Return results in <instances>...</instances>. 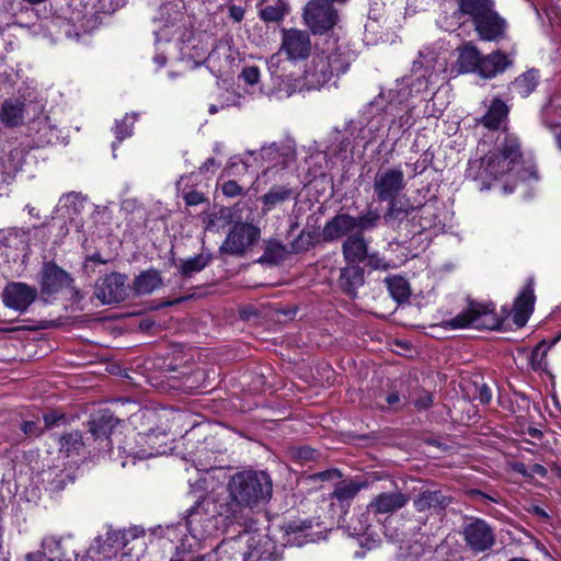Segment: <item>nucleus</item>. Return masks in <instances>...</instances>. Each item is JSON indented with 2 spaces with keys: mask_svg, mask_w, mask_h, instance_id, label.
<instances>
[{
  "mask_svg": "<svg viewBox=\"0 0 561 561\" xmlns=\"http://www.w3.org/2000/svg\"><path fill=\"white\" fill-rule=\"evenodd\" d=\"M286 14L284 3L277 2L273 5H266L260 11V18L265 22H279Z\"/></svg>",
  "mask_w": 561,
  "mask_h": 561,
  "instance_id": "44",
  "label": "nucleus"
},
{
  "mask_svg": "<svg viewBox=\"0 0 561 561\" xmlns=\"http://www.w3.org/2000/svg\"><path fill=\"white\" fill-rule=\"evenodd\" d=\"M481 59V54L478 48L467 43L462 47L458 48L457 67L459 73L477 72Z\"/></svg>",
  "mask_w": 561,
  "mask_h": 561,
  "instance_id": "32",
  "label": "nucleus"
},
{
  "mask_svg": "<svg viewBox=\"0 0 561 561\" xmlns=\"http://www.w3.org/2000/svg\"><path fill=\"white\" fill-rule=\"evenodd\" d=\"M184 414L178 411L163 410L159 413L161 425L151 428L146 433H137L135 442L138 447L123 448V453L128 457L137 459H146L158 455L167 454L171 449L170 442L181 433L178 431L179 425L184 419Z\"/></svg>",
  "mask_w": 561,
  "mask_h": 561,
  "instance_id": "4",
  "label": "nucleus"
},
{
  "mask_svg": "<svg viewBox=\"0 0 561 561\" xmlns=\"http://www.w3.org/2000/svg\"><path fill=\"white\" fill-rule=\"evenodd\" d=\"M534 172L525 168L519 139L514 135H506L496 146V150L484 160L480 173L483 179L482 188H491V183L486 180H502L506 182L502 185L505 194L512 193L518 181H524Z\"/></svg>",
  "mask_w": 561,
  "mask_h": 561,
  "instance_id": "2",
  "label": "nucleus"
},
{
  "mask_svg": "<svg viewBox=\"0 0 561 561\" xmlns=\"http://www.w3.org/2000/svg\"><path fill=\"white\" fill-rule=\"evenodd\" d=\"M298 191L288 184H275L261 197L263 208L265 211H270L277 206L296 199Z\"/></svg>",
  "mask_w": 561,
  "mask_h": 561,
  "instance_id": "26",
  "label": "nucleus"
},
{
  "mask_svg": "<svg viewBox=\"0 0 561 561\" xmlns=\"http://www.w3.org/2000/svg\"><path fill=\"white\" fill-rule=\"evenodd\" d=\"M240 77L244 80L245 83L253 85L259 82L260 70L255 66L244 67L240 73Z\"/></svg>",
  "mask_w": 561,
  "mask_h": 561,
  "instance_id": "49",
  "label": "nucleus"
},
{
  "mask_svg": "<svg viewBox=\"0 0 561 561\" xmlns=\"http://www.w3.org/2000/svg\"><path fill=\"white\" fill-rule=\"evenodd\" d=\"M220 167V163L215 158H208L201 167H199V173L201 174H207L211 173L214 174L215 171Z\"/></svg>",
  "mask_w": 561,
  "mask_h": 561,
  "instance_id": "54",
  "label": "nucleus"
},
{
  "mask_svg": "<svg viewBox=\"0 0 561 561\" xmlns=\"http://www.w3.org/2000/svg\"><path fill=\"white\" fill-rule=\"evenodd\" d=\"M229 16L236 22H241L244 18V9L237 4H230Z\"/></svg>",
  "mask_w": 561,
  "mask_h": 561,
  "instance_id": "58",
  "label": "nucleus"
},
{
  "mask_svg": "<svg viewBox=\"0 0 561 561\" xmlns=\"http://www.w3.org/2000/svg\"><path fill=\"white\" fill-rule=\"evenodd\" d=\"M385 202H388V209L385 214V220L388 224L401 222L407 218L408 209L397 198L386 199Z\"/></svg>",
  "mask_w": 561,
  "mask_h": 561,
  "instance_id": "41",
  "label": "nucleus"
},
{
  "mask_svg": "<svg viewBox=\"0 0 561 561\" xmlns=\"http://www.w3.org/2000/svg\"><path fill=\"white\" fill-rule=\"evenodd\" d=\"M368 243L362 232L346 237L342 244V253L347 264H359L366 260Z\"/></svg>",
  "mask_w": 561,
  "mask_h": 561,
  "instance_id": "23",
  "label": "nucleus"
},
{
  "mask_svg": "<svg viewBox=\"0 0 561 561\" xmlns=\"http://www.w3.org/2000/svg\"><path fill=\"white\" fill-rule=\"evenodd\" d=\"M43 554L48 561H70V556L66 552L61 539L48 537L42 543Z\"/></svg>",
  "mask_w": 561,
  "mask_h": 561,
  "instance_id": "37",
  "label": "nucleus"
},
{
  "mask_svg": "<svg viewBox=\"0 0 561 561\" xmlns=\"http://www.w3.org/2000/svg\"><path fill=\"white\" fill-rule=\"evenodd\" d=\"M60 419L61 415H57L56 413H49L44 415V421L47 427L53 426Z\"/></svg>",
  "mask_w": 561,
  "mask_h": 561,
  "instance_id": "62",
  "label": "nucleus"
},
{
  "mask_svg": "<svg viewBox=\"0 0 561 561\" xmlns=\"http://www.w3.org/2000/svg\"><path fill=\"white\" fill-rule=\"evenodd\" d=\"M24 434L28 436H37L39 434V427L37 422L34 421H25L21 426Z\"/></svg>",
  "mask_w": 561,
  "mask_h": 561,
  "instance_id": "56",
  "label": "nucleus"
},
{
  "mask_svg": "<svg viewBox=\"0 0 561 561\" xmlns=\"http://www.w3.org/2000/svg\"><path fill=\"white\" fill-rule=\"evenodd\" d=\"M249 165L242 161L239 157H233L229 160L227 163L222 175L230 178V176H240L248 172Z\"/></svg>",
  "mask_w": 561,
  "mask_h": 561,
  "instance_id": "45",
  "label": "nucleus"
},
{
  "mask_svg": "<svg viewBox=\"0 0 561 561\" xmlns=\"http://www.w3.org/2000/svg\"><path fill=\"white\" fill-rule=\"evenodd\" d=\"M163 285L161 273L158 270L149 268L142 271L133 282V290L136 295H150Z\"/></svg>",
  "mask_w": 561,
  "mask_h": 561,
  "instance_id": "30",
  "label": "nucleus"
},
{
  "mask_svg": "<svg viewBox=\"0 0 561 561\" xmlns=\"http://www.w3.org/2000/svg\"><path fill=\"white\" fill-rule=\"evenodd\" d=\"M510 65L511 61L505 54L494 51L488 56H481L478 75L482 78H493L503 72Z\"/></svg>",
  "mask_w": 561,
  "mask_h": 561,
  "instance_id": "29",
  "label": "nucleus"
},
{
  "mask_svg": "<svg viewBox=\"0 0 561 561\" xmlns=\"http://www.w3.org/2000/svg\"><path fill=\"white\" fill-rule=\"evenodd\" d=\"M85 445L82 435L78 431H72L59 437V451L69 457L79 454Z\"/></svg>",
  "mask_w": 561,
  "mask_h": 561,
  "instance_id": "38",
  "label": "nucleus"
},
{
  "mask_svg": "<svg viewBox=\"0 0 561 561\" xmlns=\"http://www.w3.org/2000/svg\"><path fill=\"white\" fill-rule=\"evenodd\" d=\"M539 75L535 69L528 70L517 77L512 87L516 93H518L522 98L528 96L538 84Z\"/></svg>",
  "mask_w": 561,
  "mask_h": 561,
  "instance_id": "36",
  "label": "nucleus"
},
{
  "mask_svg": "<svg viewBox=\"0 0 561 561\" xmlns=\"http://www.w3.org/2000/svg\"><path fill=\"white\" fill-rule=\"evenodd\" d=\"M499 322L494 313V305L469 300L466 310L450 320L444 321L446 329H495Z\"/></svg>",
  "mask_w": 561,
  "mask_h": 561,
  "instance_id": "7",
  "label": "nucleus"
},
{
  "mask_svg": "<svg viewBox=\"0 0 561 561\" xmlns=\"http://www.w3.org/2000/svg\"><path fill=\"white\" fill-rule=\"evenodd\" d=\"M388 404L392 405V404H396L400 401V398H399V394L398 393H390L387 396L386 398Z\"/></svg>",
  "mask_w": 561,
  "mask_h": 561,
  "instance_id": "64",
  "label": "nucleus"
},
{
  "mask_svg": "<svg viewBox=\"0 0 561 561\" xmlns=\"http://www.w3.org/2000/svg\"><path fill=\"white\" fill-rule=\"evenodd\" d=\"M184 201L188 206H196L205 202V197L197 191H191L184 195Z\"/></svg>",
  "mask_w": 561,
  "mask_h": 561,
  "instance_id": "53",
  "label": "nucleus"
},
{
  "mask_svg": "<svg viewBox=\"0 0 561 561\" xmlns=\"http://www.w3.org/2000/svg\"><path fill=\"white\" fill-rule=\"evenodd\" d=\"M208 505L205 499L198 500L194 506L188 510L185 524L168 525L165 527L159 525L150 528L149 531L153 536L165 537L169 541L176 545V549L191 550L194 543L191 542L186 533L197 542L211 536L215 530L214 515L208 513L205 505Z\"/></svg>",
  "mask_w": 561,
  "mask_h": 561,
  "instance_id": "3",
  "label": "nucleus"
},
{
  "mask_svg": "<svg viewBox=\"0 0 561 561\" xmlns=\"http://www.w3.org/2000/svg\"><path fill=\"white\" fill-rule=\"evenodd\" d=\"M222 194L227 197H237L243 193V188L234 180L225 182L221 186Z\"/></svg>",
  "mask_w": 561,
  "mask_h": 561,
  "instance_id": "50",
  "label": "nucleus"
},
{
  "mask_svg": "<svg viewBox=\"0 0 561 561\" xmlns=\"http://www.w3.org/2000/svg\"><path fill=\"white\" fill-rule=\"evenodd\" d=\"M146 530L140 526H134L124 530H108L104 537L95 540V546L91 547L89 552L103 553L105 558H111L118 550L125 549L126 546L139 538L145 537Z\"/></svg>",
  "mask_w": 561,
  "mask_h": 561,
  "instance_id": "14",
  "label": "nucleus"
},
{
  "mask_svg": "<svg viewBox=\"0 0 561 561\" xmlns=\"http://www.w3.org/2000/svg\"><path fill=\"white\" fill-rule=\"evenodd\" d=\"M433 403V397L430 392L423 391L414 401V407L422 411L428 409Z\"/></svg>",
  "mask_w": 561,
  "mask_h": 561,
  "instance_id": "51",
  "label": "nucleus"
},
{
  "mask_svg": "<svg viewBox=\"0 0 561 561\" xmlns=\"http://www.w3.org/2000/svg\"><path fill=\"white\" fill-rule=\"evenodd\" d=\"M227 491L228 500L220 504L219 515L247 527L252 510L271 499L272 480L265 471H239L230 477Z\"/></svg>",
  "mask_w": 561,
  "mask_h": 561,
  "instance_id": "1",
  "label": "nucleus"
},
{
  "mask_svg": "<svg viewBox=\"0 0 561 561\" xmlns=\"http://www.w3.org/2000/svg\"><path fill=\"white\" fill-rule=\"evenodd\" d=\"M404 172L401 167L379 169L374 178L373 188L378 201L398 198L405 188Z\"/></svg>",
  "mask_w": 561,
  "mask_h": 561,
  "instance_id": "13",
  "label": "nucleus"
},
{
  "mask_svg": "<svg viewBox=\"0 0 561 561\" xmlns=\"http://www.w3.org/2000/svg\"><path fill=\"white\" fill-rule=\"evenodd\" d=\"M127 276L111 273L99 279L95 285V297L103 304H117L126 298Z\"/></svg>",
  "mask_w": 561,
  "mask_h": 561,
  "instance_id": "19",
  "label": "nucleus"
},
{
  "mask_svg": "<svg viewBox=\"0 0 561 561\" xmlns=\"http://www.w3.org/2000/svg\"><path fill=\"white\" fill-rule=\"evenodd\" d=\"M118 424V420L113 415L110 410L100 411L90 421V435L93 445V451L98 455H105L113 448L111 435L115 426Z\"/></svg>",
  "mask_w": 561,
  "mask_h": 561,
  "instance_id": "10",
  "label": "nucleus"
},
{
  "mask_svg": "<svg viewBox=\"0 0 561 561\" xmlns=\"http://www.w3.org/2000/svg\"><path fill=\"white\" fill-rule=\"evenodd\" d=\"M24 103L5 100L0 110V119L7 126H18L23 122Z\"/></svg>",
  "mask_w": 561,
  "mask_h": 561,
  "instance_id": "33",
  "label": "nucleus"
},
{
  "mask_svg": "<svg viewBox=\"0 0 561 561\" xmlns=\"http://www.w3.org/2000/svg\"><path fill=\"white\" fill-rule=\"evenodd\" d=\"M539 350H540V346H537L533 353H531V357H530V363H531V366L534 369L537 368V360H538V357H539Z\"/></svg>",
  "mask_w": 561,
  "mask_h": 561,
  "instance_id": "63",
  "label": "nucleus"
},
{
  "mask_svg": "<svg viewBox=\"0 0 561 561\" xmlns=\"http://www.w3.org/2000/svg\"><path fill=\"white\" fill-rule=\"evenodd\" d=\"M310 50V36L306 31L296 28L284 31L280 51L285 53L288 59H305Z\"/></svg>",
  "mask_w": 561,
  "mask_h": 561,
  "instance_id": "20",
  "label": "nucleus"
},
{
  "mask_svg": "<svg viewBox=\"0 0 561 561\" xmlns=\"http://www.w3.org/2000/svg\"><path fill=\"white\" fill-rule=\"evenodd\" d=\"M410 497L401 491L382 492L375 496L367 505V513L362 514L356 520L348 526V530L353 536L364 535L368 528V514H392L407 505Z\"/></svg>",
  "mask_w": 561,
  "mask_h": 561,
  "instance_id": "8",
  "label": "nucleus"
},
{
  "mask_svg": "<svg viewBox=\"0 0 561 561\" xmlns=\"http://www.w3.org/2000/svg\"><path fill=\"white\" fill-rule=\"evenodd\" d=\"M59 202L69 214H79L84 208L85 198L80 193L70 192L62 195Z\"/></svg>",
  "mask_w": 561,
  "mask_h": 561,
  "instance_id": "42",
  "label": "nucleus"
},
{
  "mask_svg": "<svg viewBox=\"0 0 561 561\" xmlns=\"http://www.w3.org/2000/svg\"><path fill=\"white\" fill-rule=\"evenodd\" d=\"M364 483L357 481H341L333 491V496L337 499L340 502H348L355 497V495L359 492L362 488H364Z\"/></svg>",
  "mask_w": 561,
  "mask_h": 561,
  "instance_id": "39",
  "label": "nucleus"
},
{
  "mask_svg": "<svg viewBox=\"0 0 561 561\" xmlns=\"http://www.w3.org/2000/svg\"><path fill=\"white\" fill-rule=\"evenodd\" d=\"M137 115H126L122 121L116 122L114 127V134L117 142H122L125 138L130 137L133 133V126Z\"/></svg>",
  "mask_w": 561,
  "mask_h": 561,
  "instance_id": "43",
  "label": "nucleus"
},
{
  "mask_svg": "<svg viewBox=\"0 0 561 561\" xmlns=\"http://www.w3.org/2000/svg\"><path fill=\"white\" fill-rule=\"evenodd\" d=\"M535 300L534 283L529 279L514 301L513 322L518 328H522L527 323L534 311Z\"/></svg>",
  "mask_w": 561,
  "mask_h": 561,
  "instance_id": "21",
  "label": "nucleus"
},
{
  "mask_svg": "<svg viewBox=\"0 0 561 561\" xmlns=\"http://www.w3.org/2000/svg\"><path fill=\"white\" fill-rule=\"evenodd\" d=\"M436 59V53L430 47H425L419 51V58L413 61L412 66V71L416 76L414 82L412 83V90L408 92L405 88H401L398 91L401 98L407 100L413 90L419 93L427 89L428 79L434 69Z\"/></svg>",
  "mask_w": 561,
  "mask_h": 561,
  "instance_id": "16",
  "label": "nucleus"
},
{
  "mask_svg": "<svg viewBox=\"0 0 561 561\" xmlns=\"http://www.w3.org/2000/svg\"><path fill=\"white\" fill-rule=\"evenodd\" d=\"M510 107L500 98H494L488 106L486 113L479 119L485 128L495 130L505 128L508 119Z\"/></svg>",
  "mask_w": 561,
  "mask_h": 561,
  "instance_id": "24",
  "label": "nucleus"
},
{
  "mask_svg": "<svg viewBox=\"0 0 561 561\" xmlns=\"http://www.w3.org/2000/svg\"><path fill=\"white\" fill-rule=\"evenodd\" d=\"M73 279L69 273L54 262L45 263L39 275V286L43 296H53L72 286Z\"/></svg>",
  "mask_w": 561,
  "mask_h": 561,
  "instance_id": "17",
  "label": "nucleus"
},
{
  "mask_svg": "<svg viewBox=\"0 0 561 561\" xmlns=\"http://www.w3.org/2000/svg\"><path fill=\"white\" fill-rule=\"evenodd\" d=\"M298 458L304 460H311L314 459L316 450L309 448V447H302L298 450L297 454Z\"/></svg>",
  "mask_w": 561,
  "mask_h": 561,
  "instance_id": "61",
  "label": "nucleus"
},
{
  "mask_svg": "<svg viewBox=\"0 0 561 561\" xmlns=\"http://www.w3.org/2000/svg\"><path fill=\"white\" fill-rule=\"evenodd\" d=\"M244 543L247 561H280L275 542L264 533L245 530L241 534Z\"/></svg>",
  "mask_w": 561,
  "mask_h": 561,
  "instance_id": "11",
  "label": "nucleus"
},
{
  "mask_svg": "<svg viewBox=\"0 0 561 561\" xmlns=\"http://www.w3.org/2000/svg\"><path fill=\"white\" fill-rule=\"evenodd\" d=\"M311 528V522L310 520H293L286 524L284 527L285 534L287 536L296 535V534H302Z\"/></svg>",
  "mask_w": 561,
  "mask_h": 561,
  "instance_id": "47",
  "label": "nucleus"
},
{
  "mask_svg": "<svg viewBox=\"0 0 561 561\" xmlns=\"http://www.w3.org/2000/svg\"><path fill=\"white\" fill-rule=\"evenodd\" d=\"M458 13L468 16L483 41H499L504 36L506 23L494 10L493 0H455Z\"/></svg>",
  "mask_w": 561,
  "mask_h": 561,
  "instance_id": "6",
  "label": "nucleus"
},
{
  "mask_svg": "<svg viewBox=\"0 0 561 561\" xmlns=\"http://www.w3.org/2000/svg\"><path fill=\"white\" fill-rule=\"evenodd\" d=\"M241 535L221 541L215 550L216 561H247Z\"/></svg>",
  "mask_w": 561,
  "mask_h": 561,
  "instance_id": "27",
  "label": "nucleus"
},
{
  "mask_svg": "<svg viewBox=\"0 0 561 561\" xmlns=\"http://www.w3.org/2000/svg\"><path fill=\"white\" fill-rule=\"evenodd\" d=\"M36 297L37 289L21 282L9 283L2 293L3 305L20 313L25 312Z\"/></svg>",
  "mask_w": 561,
  "mask_h": 561,
  "instance_id": "18",
  "label": "nucleus"
},
{
  "mask_svg": "<svg viewBox=\"0 0 561 561\" xmlns=\"http://www.w3.org/2000/svg\"><path fill=\"white\" fill-rule=\"evenodd\" d=\"M366 264L373 270L387 271L391 264L381 257L378 253H371L366 256Z\"/></svg>",
  "mask_w": 561,
  "mask_h": 561,
  "instance_id": "48",
  "label": "nucleus"
},
{
  "mask_svg": "<svg viewBox=\"0 0 561 561\" xmlns=\"http://www.w3.org/2000/svg\"><path fill=\"white\" fill-rule=\"evenodd\" d=\"M355 230V217L340 214L327 221L322 229V239L327 242L335 241Z\"/></svg>",
  "mask_w": 561,
  "mask_h": 561,
  "instance_id": "22",
  "label": "nucleus"
},
{
  "mask_svg": "<svg viewBox=\"0 0 561 561\" xmlns=\"http://www.w3.org/2000/svg\"><path fill=\"white\" fill-rule=\"evenodd\" d=\"M210 253H199L193 257H188L186 260H182L179 264V273L185 277L190 278L194 274L203 271L210 262H211Z\"/></svg>",
  "mask_w": 561,
  "mask_h": 561,
  "instance_id": "34",
  "label": "nucleus"
},
{
  "mask_svg": "<svg viewBox=\"0 0 561 561\" xmlns=\"http://www.w3.org/2000/svg\"><path fill=\"white\" fill-rule=\"evenodd\" d=\"M304 20L313 34H323L335 26L339 15L331 0H310L304 9Z\"/></svg>",
  "mask_w": 561,
  "mask_h": 561,
  "instance_id": "9",
  "label": "nucleus"
},
{
  "mask_svg": "<svg viewBox=\"0 0 561 561\" xmlns=\"http://www.w3.org/2000/svg\"><path fill=\"white\" fill-rule=\"evenodd\" d=\"M461 534L466 546L474 553L485 552L495 545L494 529L481 518H469Z\"/></svg>",
  "mask_w": 561,
  "mask_h": 561,
  "instance_id": "12",
  "label": "nucleus"
},
{
  "mask_svg": "<svg viewBox=\"0 0 561 561\" xmlns=\"http://www.w3.org/2000/svg\"><path fill=\"white\" fill-rule=\"evenodd\" d=\"M450 502V496L444 494L440 490H425L415 496L413 505L417 512H440L444 511Z\"/></svg>",
  "mask_w": 561,
  "mask_h": 561,
  "instance_id": "25",
  "label": "nucleus"
},
{
  "mask_svg": "<svg viewBox=\"0 0 561 561\" xmlns=\"http://www.w3.org/2000/svg\"><path fill=\"white\" fill-rule=\"evenodd\" d=\"M477 399L482 404H488L492 399V392L491 389L488 387V385L483 383L478 388V396Z\"/></svg>",
  "mask_w": 561,
  "mask_h": 561,
  "instance_id": "55",
  "label": "nucleus"
},
{
  "mask_svg": "<svg viewBox=\"0 0 561 561\" xmlns=\"http://www.w3.org/2000/svg\"><path fill=\"white\" fill-rule=\"evenodd\" d=\"M353 59L350 48L337 41L327 42V47L317 53L305 70L309 88L317 89L328 83L334 76L344 73Z\"/></svg>",
  "mask_w": 561,
  "mask_h": 561,
  "instance_id": "5",
  "label": "nucleus"
},
{
  "mask_svg": "<svg viewBox=\"0 0 561 561\" xmlns=\"http://www.w3.org/2000/svg\"><path fill=\"white\" fill-rule=\"evenodd\" d=\"M399 103L401 106L394 114L397 117L392 121V125L398 124L399 128L405 130L414 124V118L412 116L413 107L403 98H401Z\"/></svg>",
  "mask_w": 561,
  "mask_h": 561,
  "instance_id": "40",
  "label": "nucleus"
},
{
  "mask_svg": "<svg viewBox=\"0 0 561 561\" xmlns=\"http://www.w3.org/2000/svg\"><path fill=\"white\" fill-rule=\"evenodd\" d=\"M259 237L260 230L255 226L237 222L227 234L220 251L231 255H243L257 241Z\"/></svg>",
  "mask_w": 561,
  "mask_h": 561,
  "instance_id": "15",
  "label": "nucleus"
},
{
  "mask_svg": "<svg viewBox=\"0 0 561 561\" xmlns=\"http://www.w3.org/2000/svg\"><path fill=\"white\" fill-rule=\"evenodd\" d=\"M364 285V268L358 264H347L341 268L339 286L347 295H355L357 288Z\"/></svg>",
  "mask_w": 561,
  "mask_h": 561,
  "instance_id": "28",
  "label": "nucleus"
},
{
  "mask_svg": "<svg viewBox=\"0 0 561 561\" xmlns=\"http://www.w3.org/2000/svg\"><path fill=\"white\" fill-rule=\"evenodd\" d=\"M547 128L553 134L557 147L561 150V125L557 123L546 122Z\"/></svg>",
  "mask_w": 561,
  "mask_h": 561,
  "instance_id": "57",
  "label": "nucleus"
},
{
  "mask_svg": "<svg viewBox=\"0 0 561 561\" xmlns=\"http://www.w3.org/2000/svg\"><path fill=\"white\" fill-rule=\"evenodd\" d=\"M390 296L397 302H403L409 299L411 289L408 280L398 275L388 276L385 279Z\"/></svg>",
  "mask_w": 561,
  "mask_h": 561,
  "instance_id": "35",
  "label": "nucleus"
},
{
  "mask_svg": "<svg viewBox=\"0 0 561 561\" xmlns=\"http://www.w3.org/2000/svg\"><path fill=\"white\" fill-rule=\"evenodd\" d=\"M102 8L107 13L115 12L121 5H123V0H102Z\"/></svg>",
  "mask_w": 561,
  "mask_h": 561,
  "instance_id": "59",
  "label": "nucleus"
},
{
  "mask_svg": "<svg viewBox=\"0 0 561 561\" xmlns=\"http://www.w3.org/2000/svg\"><path fill=\"white\" fill-rule=\"evenodd\" d=\"M23 161V151L19 148L10 150L1 160L2 173L0 180V195H2L3 185H9L14 175L21 170Z\"/></svg>",
  "mask_w": 561,
  "mask_h": 561,
  "instance_id": "31",
  "label": "nucleus"
},
{
  "mask_svg": "<svg viewBox=\"0 0 561 561\" xmlns=\"http://www.w3.org/2000/svg\"><path fill=\"white\" fill-rule=\"evenodd\" d=\"M380 219L376 210H368L366 214L355 217V229L367 230L374 228Z\"/></svg>",
  "mask_w": 561,
  "mask_h": 561,
  "instance_id": "46",
  "label": "nucleus"
},
{
  "mask_svg": "<svg viewBox=\"0 0 561 561\" xmlns=\"http://www.w3.org/2000/svg\"><path fill=\"white\" fill-rule=\"evenodd\" d=\"M279 153V150L277 148V146L275 144L268 146V147H263L261 149V156L263 159H266V160H270V161H274V164H278L279 162L276 160V156Z\"/></svg>",
  "mask_w": 561,
  "mask_h": 561,
  "instance_id": "52",
  "label": "nucleus"
},
{
  "mask_svg": "<svg viewBox=\"0 0 561 561\" xmlns=\"http://www.w3.org/2000/svg\"><path fill=\"white\" fill-rule=\"evenodd\" d=\"M547 469L539 463H534L529 467V477L538 476L545 478L547 476Z\"/></svg>",
  "mask_w": 561,
  "mask_h": 561,
  "instance_id": "60",
  "label": "nucleus"
}]
</instances>
